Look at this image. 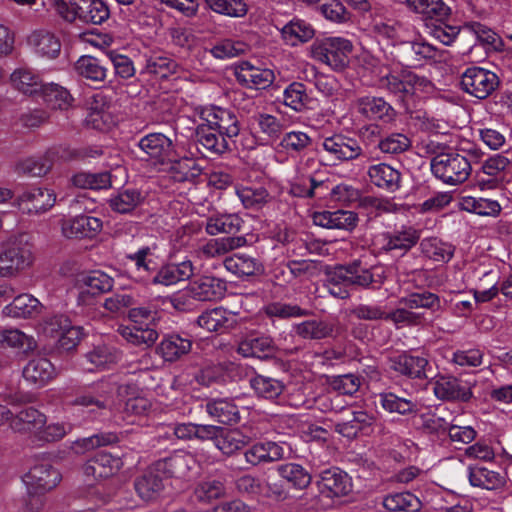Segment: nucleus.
<instances>
[{"label": "nucleus", "mask_w": 512, "mask_h": 512, "mask_svg": "<svg viewBox=\"0 0 512 512\" xmlns=\"http://www.w3.org/2000/svg\"><path fill=\"white\" fill-rule=\"evenodd\" d=\"M196 142L212 155H221L230 149L228 141L207 123L197 126Z\"/></svg>", "instance_id": "obj_41"}, {"label": "nucleus", "mask_w": 512, "mask_h": 512, "mask_svg": "<svg viewBox=\"0 0 512 512\" xmlns=\"http://www.w3.org/2000/svg\"><path fill=\"white\" fill-rule=\"evenodd\" d=\"M224 266L239 277L256 276L264 272V265L258 258L241 253L226 257Z\"/></svg>", "instance_id": "obj_36"}, {"label": "nucleus", "mask_w": 512, "mask_h": 512, "mask_svg": "<svg viewBox=\"0 0 512 512\" xmlns=\"http://www.w3.org/2000/svg\"><path fill=\"white\" fill-rule=\"evenodd\" d=\"M205 411L217 422L225 425H233L240 420L239 408L228 398L208 400L205 404Z\"/></svg>", "instance_id": "obj_34"}, {"label": "nucleus", "mask_w": 512, "mask_h": 512, "mask_svg": "<svg viewBox=\"0 0 512 512\" xmlns=\"http://www.w3.org/2000/svg\"><path fill=\"white\" fill-rule=\"evenodd\" d=\"M145 201V195L137 188H122L108 199L110 209L118 214H131Z\"/></svg>", "instance_id": "obj_30"}, {"label": "nucleus", "mask_w": 512, "mask_h": 512, "mask_svg": "<svg viewBox=\"0 0 512 512\" xmlns=\"http://www.w3.org/2000/svg\"><path fill=\"white\" fill-rule=\"evenodd\" d=\"M317 485L319 491L327 497L346 496L352 490L351 478L346 472L337 467L322 471Z\"/></svg>", "instance_id": "obj_14"}, {"label": "nucleus", "mask_w": 512, "mask_h": 512, "mask_svg": "<svg viewBox=\"0 0 512 512\" xmlns=\"http://www.w3.org/2000/svg\"><path fill=\"white\" fill-rule=\"evenodd\" d=\"M192 349V340L180 334H166L157 347L158 353L167 362L179 360Z\"/></svg>", "instance_id": "obj_28"}, {"label": "nucleus", "mask_w": 512, "mask_h": 512, "mask_svg": "<svg viewBox=\"0 0 512 512\" xmlns=\"http://www.w3.org/2000/svg\"><path fill=\"white\" fill-rule=\"evenodd\" d=\"M160 472L156 471L153 464L141 476L134 481V488L138 496L144 501L157 499L164 489L163 478Z\"/></svg>", "instance_id": "obj_29"}, {"label": "nucleus", "mask_w": 512, "mask_h": 512, "mask_svg": "<svg viewBox=\"0 0 512 512\" xmlns=\"http://www.w3.org/2000/svg\"><path fill=\"white\" fill-rule=\"evenodd\" d=\"M431 172L443 183L459 185L464 183L472 171L471 160L460 150L450 149L445 156L439 160H431Z\"/></svg>", "instance_id": "obj_4"}, {"label": "nucleus", "mask_w": 512, "mask_h": 512, "mask_svg": "<svg viewBox=\"0 0 512 512\" xmlns=\"http://www.w3.org/2000/svg\"><path fill=\"white\" fill-rule=\"evenodd\" d=\"M462 32L464 34L473 35L480 44L486 46L488 49L495 51H502L504 49L502 38L492 29L479 22L466 24Z\"/></svg>", "instance_id": "obj_50"}, {"label": "nucleus", "mask_w": 512, "mask_h": 512, "mask_svg": "<svg viewBox=\"0 0 512 512\" xmlns=\"http://www.w3.org/2000/svg\"><path fill=\"white\" fill-rule=\"evenodd\" d=\"M276 351L273 339L268 335H249L238 346V352L244 357H268Z\"/></svg>", "instance_id": "obj_38"}, {"label": "nucleus", "mask_w": 512, "mask_h": 512, "mask_svg": "<svg viewBox=\"0 0 512 512\" xmlns=\"http://www.w3.org/2000/svg\"><path fill=\"white\" fill-rule=\"evenodd\" d=\"M463 210L481 216H497L501 211L500 204L495 200L485 198L465 197L461 202Z\"/></svg>", "instance_id": "obj_64"}, {"label": "nucleus", "mask_w": 512, "mask_h": 512, "mask_svg": "<svg viewBox=\"0 0 512 512\" xmlns=\"http://www.w3.org/2000/svg\"><path fill=\"white\" fill-rule=\"evenodd\" d=\"M114 280L106 273L96 270L78 276L77 285L81 289L78 304L87 305L91 297L111 291Z\"/></svg>", "instance_id": "obj_10"}, {"label": "nucleus", "mask_w": 512, "mask_h": 512, "mask_svg": "<svg viewBox=\"0 0 512 512\" xmlns=\"http://www.w3.org/2000/svg\"><path fill=\"white\" fill-rule=\"evenodd\" d=\"M236 194L246 209L258 211L272 200L264 187H241Z\"/></svg>", "instance_id": "obj_58"}, {"label": "nucleus", "mask_w": 512, "mask_h": 512, "mask_svg": "<svg viewBox=\"0 0 512 512\" xmlns=\"http://www.w3.org/2000/svg\"><path fill=\"white\" fill-rule=\"evenodd\" d=\"M399 303L408 309H428L433 312L441 309L440 297L430 291L412 292L399 299Z\"/></svg>", "instance_id": "obj_54"}, {"label": "nucleus", "mask_w": 512, "mask_h": 512, "mask_svg": "<svg viewBox=\"0 0 512 512\" xmlns=\"http://www.w3.org/2000/svg\"><path fill=\"white\" fill-rule=\"evenodd\" d=\"M47 4L66 21L76 19L93 25H100L110 17V9L103 0H47Z\"/></svg>", "instance_id": "obj_2"}, {"label": "nucleus", "mask_w": 512, "mask_h": 512, "mask_svg": "<svg viewBox=\"0 0 512 512\" xmlns=\"http://www.w3.org/2000/svg\"><path fill=\"white\" fill-rule=\"evenodd\" d=\"M121 334L128 342L147 347L153 345L158 338V333L155 329L148 326L143 327L142 325L124 327Z\"/></svg>", "instance_id": "obj_63"}, {"label": "nucleus", "mask_w": 512, "mask_h": 512, "mask_svg": "<svg viewBox=\"0 0 512 512\" xmlns=\"http://www.w3.org/2000/svg\"><path fill=\"white\" fill-rule=\"evenodd\" d=\"M193 463V457L186 452L177 451L172 455L154 463L156 471L165 477L182 478L188 475Z\"/></svg>", "instance_id": "obj_27"}, {"label": "nucleus", "mask_w": 512, "mask_h": 512, "mask_svg": "<svg viewBox=\"0 0 512 512\" xmlns=\"http://www.w3.org/2000/svg\"><path fill=\"white\" fill-rule=\"evenodd\" d=\"M436 398L449 402H468L472 396L471 388L454 376L439 375L432 383Z\"/></svg>", "instance_id": "obj_11"}, {"label": "nucleus", "mask_w": 512, "mask_h": 512, "mask_svg": "<svg viewBox=\"0 0 512 512\" xmlns=\"http://www.w3.org/2000/svg\"><path fill=\"white\" fill-rule=\"evenodd\" d=\"M122 466L119 457L105 451L94 454L84 465V473L95 479H104L114 475Z\"/></svg>", "instance_id": "obj_25"}, {"label": "nucleus", "mask_w": 512, "mask_h": 512, "mask_svg": "<svg viewBox=\"0 0 512 512\" xmlns=\"http://www.w3.org/2000/svg\"><path fill=\"white\" fill-rule=\"evenodd\" d=\"M169 173L175 182L196 184L202 175V168L197 161L190 157L169 159Z\"/></svg>", "instance_id": "obj_37"}, {"label": "nucleus", "mask_w": 512, "mask_h": 512, "mask_svg": "<svg viewBox=\"0 0 512 512\" xmlns=\"http://www.w3.org/2000/svg\"><path fill=\"white\" fill-rule=\"evenodd\" d=\"M245 368L230 360L210 362L203 365L195 374V381L204 387L224 386L240 380Z\"/></svg>", "instance_id": "obj_6"}, {"label": "nucleus", "mask_w": 512, "mask_h": 512, "mask_svg": "<svg viewBox=\"0 0 512 512\" xmlns=\"http://www.w3.org/2000/svg\"><path fill=\"white\" fill-rule=\"evenodd\" d=\"M498 76L479 66L468 67L461 76V88L471 96L483 100L488 98L499 86Z\"/></svg>", "instance_id": "obj_7"}, {"label": "nucleus", "mask_w": 512, "mask_h": 512, "mask_svg": "<svg viewBox=\"0 0 512 512\" xmlns=\"http://www.w3.org/2000/svg\"><path fill=\"white\" fill-rule=\"evenodd\" d=\"M61 480V474L48 463L36 464L25 475L28 489L45 493L55 488Z\"/></svg>", "instance_id": "obj_18"}, {"label": "nucleus", "mask_w": 512, "mask_h": 512, "mask_svg": "<svg viewBox=\"0 0 512 512\" xmlns=\"http://www.w3.org/2000/svg\"><path fill=\"white\" fill-rule=\"evenodd\" d=\"M31 245L26 234L12 236L0 252V276L13 277L32 264Z\"/></svg>", "instance_id": "obj_3"}, {"label": "nucleus", "mask_w": 512, "mask_h": 512, "mask_svg": "<svg viewBox=\"0 0 512 512\" xmlns=\"http://www.w3.org/2000/svg\"><path fill=\"white\" fill-rule=\"evenodd\" d=\"M10 80L18 91L27 95H38L43 87L39 75L28 68L16 69L11 74Z\"/></svg>", "instance_id": "obj_51"}, {"label": "nucleus", "mask_w": 512, "mask_h": 512, "mask_svg": "<svg viewBox=\"0 0 512 512\" xmlns=\"http://www.w3.org/2000/svg\"><path fill=\"white\" fill-rule=\"evenodd\" d=\"M76 73L91 81L95 87H102L107 77V68L103 61L94 56H81L74 64Z\"/></svg>", "instance_id": "obj_32"}, {"label": "nucleus", "mask_w": 512, "mask_h": 512, "mask_svg": "<svg viewBox=\"0 0 512 512\" xmlns=\"http://www.w3.org/2000/svg\"><path fill=\"white\" fill-rule=\"evenodd\" d=\"M379 85L396 99L406 113H412L416 92L432 86L426 77L404 68L391 70L380 77Z\"/></svg>", "instance_id": "obj_1"}, {"label": "nucleus", "mask_w": 512, "mask_h": 512, "mask_svg": "<svg viewBox=\"0 0 512 512\" xmlns=\"http://www.w3.org/2000/svg\"><path fill=\"white\" fill-rule=\"evenodd\" d=\"M10 426L15 432H36L46 424V416L33 407L21 409L10 418Z\"/></svg>", "instance_id": "obj_35"}, {"label": "nucleus", "mask_w": 512, "mask_h": 512, "mask_svg": "<svg viewBox=\"0 0 512 512\" xmlns=\"http://www.w3.org/2000/svg\"><path fill=\"white\" fill-rule=\"evenodd\" d=\"M186 291L195 300L216 301L224 296L226 283L214 276H201L191 281Z\"/></svg>", "instance_id": "obj_16"}, {"label": "nucleus", "mask_w": 512, "mask_h": 512, "mask_svg": "<svg viewBox=\"0 0 512 512\" xmlns=\"http://www.w3.org/2000/svg\"><path fill=\"white\" fill-rule=\"evenodd\" d=\"M407 7L424 20L446 21L451 8L443 0H406Z\"/></svg>", "instance_id": "obj_31"}, {"label": "nucleus", "mask_w": 512, "mask_h": 512, "mask_svg": "<svg viewBox=\"0 0 512 512\" xmlns=\"http://www.w3.org/2000/svg\"><path fill=\"white\" fill-rule=\"evenodd\" d=\"M382 246L381 251L390 252L392 250H402L407 253L413 246L416 245L420 238L418 230L413 227H401L393 232H386L381 235Z\"/></svg>", "instance_id": "obj_26"}, {"label": "nucleus", "mask_w": 512, "mask_h": 512, "mask_svg": "<svg viewBox=\"0 0 512 512\" xmlns=\"http://www.w3.org/2000/svg\"><path fill=\"white\" fill-rule=\"evenodd\" d=\"M437 55L436 48L426 42L406 41L396 48V58L399 64L406 68H416L423 60L433 59Z\"/></svg>", "instance_id": "obj_12"}, {"label": "nucleus", "mask_w": 512, "mask_h": 512, "mask_svg": "<svg viewBox=\"0 0 512 512\" xmlns=\"http://www.w3.org/2000/svg\"><path fill=\"white\" fill-rule=\"evenodd\" d=\"M245 460L252 466L280 461L285 458L282 445L273 441L256 442L244 452Z\"/></svg>", "instance_id": "obj_20"}, {"label": "nucleus", "mask_w": 512, "mask_h": 512, "mask_svg": "<svg viewBox=\"0 0 512 512\" xmlns=\"http://www.w3.org/2000/svg\"><path fill=\"white\" fill-rule=\"evenodd\" d=\"M411 139L402 132H391L380 138L377 148L385 154H401L410 149Z\"/></svg>", "instance_id": "obj_59"}, {"label": "nucleus", "mask_w": 512, "mask_h": 512, "mask_svg": "<svg viewBox=\"0 0 512 512\" xmlns=\"http://www.w3.org/2000/svg\"><path fill=\"white\" fill-rule=\"evenodd\" d=\"M381 405L389 413H398L409 415L418 411L417 401L397 396L394 393H384L380 395Z\"/></svg>", "instance_id": "obj_61"}, {"label": "nucleus", "mask_w": 512, "mask_h": 512, "mask_svg": "<svg viewBox=\"0 0 512 512\" xmlns=\"http://www.w3.org/2000/svg\"><path fill=\"white\" fill-rule=\"evenodd\" d=\"M353 45L341 37H329L316 41L311 46L312 58L326 64L335 71H342L349 64Z\"/></svg>", "instance_id": "obj_5"}, {"label": "nucleus", "mask_w": 512, "mask_h": 512, "mask_svg": "<svg viewBox=\"0 0 512 512\" xmlns=\"http://www.w3.org/2000/svg\"><path fill=\"white\" fill-rule=\"evenodd\" d=\"M249 383L258 397L268 400L276 399L284 390V384L280 380L268 376L255 375Z\"/></svg>", "instance_id": "obj_57"}, {"label": "nucleus", "mask_w": 512, "mask_h": 512, "mask_svg": "<svg viewBox=\"0 0 512 512\" xmlns=\"http://www.w3.org/2000/svg\"><path fill=\"white\" fill-rule=\"evenodd\" d=\"M294 330L303 339L322 340L333 336L335 325L326 320H306L296 324Z\"/></svg>", "instance_id": "obj_48"}, {"label": "nucleus", "mask_w": 512, "mask_h": 512, "mask_svg": "<svg viewBox=\"0 0 512 512\" xmlns=\"http://www.w3.org/2000/svg\"><path fill=\"white\" fill-rule=\"evenodd\" d=\"M371 183L389 192H395L400 188L401 173L388 164L373 165L368 170Z\"/></svg>", "instance_id": "obj_40"}, {"label": "nucleus", "mask_w": 512, "mask_h": 512, "mask_svg": "<svg viewBox=\"0 0 512 512\" xmlns=\"http://www.w3.org/2000/svg\"><path fill=\"white\" fill-rule=\"evenodd\" d=\"M231 314L222 307H217L203 312L197 318L199 327L208 332H218L228 329L232 326Z\"/></svg>", "instance_id": "obj_49"}, {"label": "nucleus", "mask_w": 512, "mask_h": 512, "mask_svg": "<svg viewBox=\"0 0 512 512\" xmlns=\"http://www.w3.org/2000/svg\"><path fill=\"white\" fill-rule=\"evenodd\" d=\"M28 43L36 54L48 59H55L61 52V42L54 34L40 30L34 31L28 37Z\"/></svg>", "instance_id": "obj_42"}, {"label": "nucleus", "mask_w": 512, "mask_h": 512, "mask_svg": "<svg viewBox=\"0 0 512 512\" xmlns=\"http://www.w3.org/2000/svg\"><path fill=\"white\" fill-rule=\"evenodd\" d=\"M314 224L328 228L352 231L358 224V215L353 211H321L313 214Z\"/></svg>", "instance_id": "obj_24"}, {"label": "nucleus", "mask_w": 512, "mask_h": 512, "mask_svg": "<svg viewBox=\"0 0 512 512\" xmlns=\"http://www.w3.org/2000/svg\"><path fill=\"white\" fill-rule=\"evenodd\" d=\"M41 310V303L30 294H21L5 306L3 313L13 318H32L37 316Z\"/></svg>", "instance_id": "obj_45"}, {"label": "nucleus", "mask_w": 512, "mask_h": 512, "mask_svg": "<svg viewBox=\"0 0 512 512\" xmlns=\"http://www.w3.org/2000/svg\"><path fill=\"white\" fill-rule=\"evenodd\" d=\"M247 244V239L244 235L229 236L210 239L202 246V253L206 258L221 257L230 251L243 247Z\"/></svg>", "instance_id": "obj_47"}, {"label": "nucleus", "mask_w": 512, "mask_h": 512, "mask_svg": "<svg viewBox=\"0 0 512 512\" xmlns=\"http://www.w3.org/2000/svg\"><path fill=\"white\" fill-rule=\"evenodd\" d=\"M101 230L102 221L88 215H79L62 223V233L67 238H93Z\"/></svg>", "instance_id": "obj_23"}, {"label": "nucleus", "mask_w": 512, "mask_h": 512, "mask_svg": "<svg viewBox=\"0 0 512 512\" xmlns=\"http://www.w3.org/2000/svg\"><path fill=\"white\" fill-rule=\"evenodd\" d=\"M244 221L236 214H213L207 217L205 231L211 236L230 234L235 236L240 232Z\"/></svg>", "instance_id": "obj_39"}, {"label": "nucleus", "mask_w": 512, "mask_h": 512, "mask_svg": "<svg viewBox=\"0 0 512 512\" xmlns=\"http://www.w3.org/2000/svg\"><path fill=\"white\" fill-rule=\"evenodd\" d=\"M449 423L445 417L431 411L421 413L413 422L415 428L422 434L436 437L446 435Z\"/></svg>", "instance_id": "obj_44"}, {"label": "nucleus", "mask_w": 512, "mask_h": 512, "mask_svg": "<svg viewBox=\"0 0 512 512\" xmlns=\"http://www.w3.org/2000/svg\"><path fill=\"white\" fill-rule=\"evenodd\" d=\"M38 95H41L44 102L52 109L65 110L74 100L66 88L54 83L43 85Z\"/></svg>", "instance_id": "obj_53"}, {"label": "nucleus", "mask_w": 512, "mask_h": 512, "mask_svg": "<svg viewBox=\"0 0 512 512\" xmlns=\"http://www.w3.org/2000/svg\"><path fill=\"white\" fill-rule=\"evenodd\" d=\"M194 274V267L190 260L178 264H167L162 266L152 278L153 284L165 286L190 279Z\"/></svg>", "instance_id": "obj_33"}, {"label": "nucleus", "mask_w": 512, "mask_h": 512, "mask_svg": "<svg viewBox=\"0 0 512 512\" xmlns=\"http://www.w3.org/2000/svg\"><path fill=\"white\" fill-rule=\"evenodd\" d=\"M382 503L390 512H415L421 507L420 500L410 492L389 494L384 497Z\"/></svg>", "instance_id": "obj_55"}, {"label": "nucleus", "mask_w": 512, "mask_h": 512, "mask_svg": "<svg viewBox=\"0 0 512 512\" xmlns=\"http://www.w3.org/2000/svg\"><path fill=\"white\" fill-rule=\"evenodd\" d=\"M250 438L238 429H225L221 427L215 446L225 455H232L249 443Z\"/></svg>", "instance_id": "obj_52"}, {"label": "nucleus", "mask_w": 512, "mask_h": 512, "mask_svg": "<svg viewBox=\"0 0 512 512\" xmlns=\"http://www.w3.org/2000/svg\"><path fill=\"white\" fill-rule=\"evenodd\" d=\"M74 186L82 189H107L111 187V174L107 171L100 173L80 172L72 177Z\"/></svg>", "instance_id": "obj_60"}, {"label": "nucleus", "mask_w": 512, "mask_h": 512, "mask_svg": "<svg viewBox=\"0 0 512 512\" xmlns=\"http://www.w3.org/2000/svg\"><path fill=\"white\" fill-rule=\"evenodd\" d=\"M138 147L150 158L157 160L170 159L175 155V144L169 136L154 132L142 137L138 142Z\"/></svg>", "instance_id": "obj_22"}, {"label": "nucleus", "mask_w": 512, "mask_h": 512, "mask_svg": "<svg viewBox=\"0 0 512 512\" xmlns=\"http://www.w3.org/2000/svg\"><path fill=\"white\" fill-rule=\"evenodd\" d=\"M202 118L226 140L232 139L240 133V121L237 114L231 109L213 106L202 112Z\"/></svg>", "instance_id": "obj_9"}, {"label": "nucleus", "mask_w": 512, "mask_h": 512, "mask_svg": "<svg viewBox=\"0 0 512 512\" xmlns=\"http://www.w3.org/2000/svg\"><path fill=\"white\" fill-rule=\"evenodd\" d=\"M356 106L362 116L373 121L388 124L397 117L395 108L383 97L363 96L357 99Z\"/></svg>", "instance_id": "obj_13"}, {"label": "nucleus", "mask_w": 512, "mask_h": 512, "mask_svg": "<svg viewBox=\"0 0 512 512\" xmlns=\"http://www.w3.org/2000/svg\"><path fill=\"white\" fill-rule=\"evenodd\" d=\"M112 398V387L108 382L99 381L77 390L71 400H66L69 406H81L90 413L105 410Z\"/></svg>", "instance_id": "obj_8"}, {"label": "nucleus", "mask_w": 512, "mask_h": 512, "mask_svg": "<svg viewBox=\"0 0 512 512\" xmlns=\"http://www.w3.org/2000/svg\"><path fill=\"white\" fill-rule=\"evenodd\" d=\"M276 472L295 489H306L312 482L311 473L301 464L295 462H287L278 465Z\"/></svg>", "instance_id": "obj_46"}, {"label": "nucleus", "mask_w": 512, "mask_h": 512, "mask_svg": "<svg viewBox=\"0 0 512 512\" xmlns=\"http://www.w3.org/2000/svg\"><path fill=\"white\" fill-rule=\"evenodd\" d=\"M55 376V368L53 364L44 357H36L31 359L23 369V377L39 386L46 384Z\"/></svg>", "instance_id": "obj_43"}, {"label": "nucleus", "mask_w": 512, "mask_h": 512, "mask_svg": "<svg viewBox=\"0 0 512 512\" xmlns=\"http://www.w3.org/2000/svg\"><path fill=\"white\" fill-rule=\"evenodd\" d=\"M323 149L340 161H350L358 158L362 148L354 138L343 134H334L322 142Z\"/></svg>", "instance_id": "obj_17"}, {"label": "nucleus", "mask_w": 512, "mask_h": 512, "mask_svg": "<svg viewBox=\"0 0 512 512\" xmlns=\"http://www.w3.org/2000/svg\"><path fill=\"white\" fill-rule=\"evenodd\" d=\"M19 208L27 213H42L51 209L56 202L53 190L47 188H30L17 197Z\"/></svg>", "instance_id": "obj_15"}, {"label": "nucleus", "mask_w": 512, "mask_h": 512, "mask_svg": "<svg viewBox=\"0 0 512 512\" xmlns=\"http://www.w3.org/2000/svg\"><path fill=\"white\" fill-rule=\"evenodd\" d=\"M391 369L412 379H427L431 366L425 357L404 353L391 359Z\"/></svg>", "instance_id": "obj_21"}, {"label": "nucleus", "mask_w": 512, "mask_h": 512, "mask_svg": "<svg viewBox=\"0 0 512 512\" xmlns=\"http://www.w3.org/2000/svg\"><path fill=\"white\" fill-rule=\"evenodd\" d=\"M237 81L248 88L265 89L274 79V72L270 69H262L253 66L248 61H242L235 69Z\"/></svg>", "instance_id": "obj_19"}, {"label": "nucleus", "mask_w": 512, "mask_h": 512, "mask_svg": "<svg viewBox=\"0 0 512 512\" xmlns=\"http://www.w3.org/2000/svg\"><path fill=\"white\" fill-rule=\"evenodd\" d=\"M469 481L472 486L487 490H494L504 485V478L495 471L485 467H471L469 469Z\"/></svg>", "instance_id": "obj_56"}, {"label": "nucleus", "mask_w": 512, "mask_h": 512, "mask_svg": "<svg viewBox=\"0 0 512 512\" xmlns=\"http://www.w3.org/2000/svg\"><path fill=\"white\" fill-rule=\"evenodd\" d=\"M86 359L90 364L87 369L92 371L94 369H103L110 364L117 363L120 360V354L115 349L101 345L88 352Z\"/></svg>", "instance_id": "obj_62"}]
</instances>
